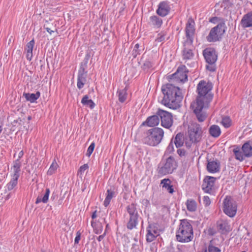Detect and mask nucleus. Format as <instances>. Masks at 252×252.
<instances>
[{
	"label": "nucleus",
	"mask_w": 252,
	"mask_h": 252,
	"mask_svg": "<svg viewBox=\"0 0 252 252\" xmlns=\"http://www.w3.org/2000/svg\"><path fill=\"white\" fill-rule=\"evenodd\" d=\"M163 97L161 104L172 109H177L180 107V103L183 98V95L179 87L167 83L161 87Z\"/></svg>",
	"instance_id": "nucleus-1"
},
{
	"label": "nucleus",
	"mask_w": 252,
	"mask_h": 252,
	"mask_svg": "<svg viewBox=\"0 0 252 252\" xmlns=\"http://www.w3.org/2000/svg\"><path fill=\"white\" fill-rule=\"evenodd\" d=\"M176 239L182 243L189 242L193 238L192 225L187 219L180 220V223L176 232Z\"/></svg>",
	"instance_id": "nucleus-2"
},
{
	"label": "nucleus",
	"mask_w": 252,
	"mask_h": 252,
	"mask_svg": "<svg viewBox=\"0 0 252 252\" xmlns=\"http://www.w3.org/2000/svg\"><path fill=\"white\" fill-rule=\"evenodd\" d=\"M212 88L213 84L211 82L200 81L197 86L198 95L196 102L204 103L208 105L213 97V94L209 93Z\"/></svg>",
	"instance_id": "nucleus-3"
},
{
	"label": "nucleus",
	"mask_w": 252,
	"mask_h": 252,
	"mask_svg": "<svg viewBox=\"0 0 252 252\" xmlns=\"http://www.w3.org/2000/svg\"><path fill=\"white\" fill-rule=\"evenodd\" d=\"M178 167V162L172 156L168 157L165 154L158 164V173L161 176L172 174Z\"/></svg>",
	"instance_id": "nucleus-4"
},
{
	"label": "nucleus",
	"mask_w": 252,
	"mask_h": 252,
	"mask_svg": "<svg viewBox=\"0 0 252 252\" xmlns=\"http://www.w3.org/2000/svg\"><path fill=\"white\" fill-rule=\"evenodd\" d=\"M163 130L158 127H153L145 133L143 139V143L151 146H156L161 141L164 136Z\"/></svg>",
	"instance_id": "nucleus-5"
},
{
	"label": "nucleus",
	"mask_w": 252,
	"mask_h": 252,
	"mask_svg": "<svg viewBox=\"0 0 252 252\" xmlns=\"http://www.w3.org/2000/svg\"><path fill=\"white\" fill-rule=\"evenodd\" d=\"M233 152L235 158L237 160L240 161H243L245 158L252 157V141L249 140L245 142L242 147L239 146H234Z\"/></svg>",
	"instance_id": "nucleus-6"
},
{
	"label": "nucleus",
	"mask_w": 252,
	"mask_h": 252,
	"mask_svg": "<svg viewBox=\"0 0 252 252\" xmlns=\"http://www.w3.org/2000/svg\"><path fill=\"white\" fill-rule=\"evenodd\" d=\"M126 210L129 215V220L126 224V227L128 229L132 230L136 227L138 224L140 215L137 208V205L132 203L127 205Z\"/></svg>",
	"instance_id": "nucleus-7"
},
{
	"label": "nucleus",
	"mask_w": 252,
	"mask_h": 252,
	"mask_svg": "<svg viewBox=\"0 0 252 252\" xmlns=\"http://www.w3.org/2000/svg\"><path fill=\"white\" fill-rule=\"evenodd\" d=\"M226 29L225 22H220L211 30L208 35L206 37L207 41L209 42H214L220 40L225 32Z\"/></svg>",
	"instance_id": "nucleus-8"
},
{
	"label": "nucleus",
	"mask_w": 252,
	"mask_h": 252,
	"mask_svg": "<svg viewBox=\"0 0 252 252\" xmlns=\"http://www.w3.org/2000/svg\"><path fill=\"white\" fill-rule=\"evenodd\" d=\"M203 130L201 126L194 123L191 124L188 128V135L190 141L192 143L199 142L203 136Z\"/></svg>",
	"instance_id": "nucleus-9"
},
{
	"label": "nucleus",
	"mask_w": 252,
	"mask_h": 252,
	"mask_svg": "<svg viewBox=\"0 0 252 252\" xmlns=\"http://www.w3.org/2000/svg\"><path fill=\"white\" fill-rule=\"evenodd\" d=\"M237 209L236 202L230 196H226L223 201L222 210L224 213L232 218L235 216Z\"/></svg>",
	"instance_id": "nucleus-10"
},
{
	"label": "nucleus",
	"mask_w": 252,
	"mask_h": 252,
	"mask_svg": "<svg viewBox=\"0 0 252 252\" xmlns=\"http://www.w3.org/2000/svg\"><path fill=\"white\" fill-rule=\"evenodd\" d=\"M157 114L159 116L161 125L163 127L169 129L173 124V119L172 113L158 108L157 111Z\"/></svg>",
	"instance_id": "nucleus-11"
},
{
	"label": "nucleus",
	"mask_w": 252,
	"mask_h": 252,
	"mask_svg": "<svg viewBox=\"0 0 252 252\" xmlns=\"http://www.w3.org/2000/svg\"><path fill=\"white\" fill-rule=\"evenodd\" d=\"M206 106L208 107L206 103L199 102H196L191 104L190 107L193 109V112L197 120L200 122L204 121L207 117L206 113L202 111L203 108Z\"/></svg>",
	"instance_id": "nucleus-12"
},
{
	"label": "nucleus",
	"mask_w": 252,
	"mask_h": 252,
	"mask_svg": "<svg viewBox=\"0 0 252 252\" xmlns=\"http://www.w3.org/2000/svg\"><path fill=\"white\" fill-rule=\"evenodd\" d=\"M194 25L195 22L194 20L192 18H189L186 24L185 29L186 36L187 37V39L185 41H186V44H189L190 46H191L193 41L195 30Z\"/></svg>",
	"instance_id": "nucleus-13"
},
{
	"label": "nucleus",
	"mask_w": 252,
	"mask_h": 252,
	"mask_svg": "<svg viewBox=\"0 0 252 252\" xmlns=\"http://www.w3.org/2000/svg\"><path fill=\"white\" fill-rule=\"evenodd\" d=\"M146 240L148 243L154 241L159 235L158 226L157 223H149L146 228Z\"/></svg>",
	"instance_id": "nucleus-14"
},
{
	"label": "nucleus",
	"mask_w": 252,
	"mask_h": 252,
	"mask_svg": "<svg viewBox=\"0 0 252 252\" xmlns=\"http://www.w3.org/2000/svg\"><path fill=\"white\" fill-rule=\"evenodd\" d=\"M217 178L214 177L206 176L203 179L202 185V190L206 193H211L214 186Z\"/></svg>",
	"instance_id": "nucleus-15"
},
{
	"label": "nucleus",
	"mask_w": 252,
	"mask_h": 252,
	"mask_svg": "<svg viewBox=\"0 0 252 252\" xmlns=\"http://www.w3.org/2000/svg\"><path fill=\"white\" fill-rule=\"evenodd\" d=\"M203 55L206 62L210 65L214 64L217 61L218 55L215 49L206 48L203 51Z\"/></svg>",
	"instance_id": "nucleus-16"
},
{
	"label": "nucleus",
	"mask_w": 252,
	"mask_h": 252,
	"mask_svg": "<svg viewBox=\"0 0 252 252\" xmlns=\"http://www.w3.org/2000/svg\"><path fill=\"white\" fill-rule=\"evenodd\" d=\"M170 11V7L169 2L167 1H163L159 3L156 12L159 16L165 17L169 14Z\"/></svg>",
	"instance_id": "nucleus-17"
},
{
	"label": "nucleus",
	"mask_w": 252,
	"mask_h": 252,
	"mask_svg": "<svg viewBox=\"0 0 252 252\" xmlns=\"http://www.w3.org/2000/svg\"><path fill=\"white\" fill-rule=\"evenodd\" d=\"M160 122L159 116L157 114L148 117L146 121L141 125V126H148L149 127H155L158 126Z\"/></svg>",
	"instance_id": "nucleus-18"
},
{
	"label": "nucleus",
	"mask_w": 252,
	"mask_h": 252,
	"mask_svg": "<svg viewBox=\"0 0 252 252\" xmlns=\"http://www.w3.org/2000/svg\"><path fill=\"white\" fill-rule=\"evenodd\" d=\"M216 225L218 231L221 234H226L231 230L230 225L226 220H220L217 221Z\"/></svg>",
	"instance_id": "nucleus-19"
},
{
	"label": "nucleus",
	"mask_w": 252,
	"mask_h": 252,
	"mask_svg": "<svg viewBox=\"0 0 252 252\" xmlns=\"http://www.w3.org/2000/svg\"><path fill=\"white\" fill-rule=\"evenodd\" d=\"M207 171L212 173L219 172L220 169V162L216 159V160H207Z\"/></svg>",
	"instance_id": "nucleus-20"
},
{
	"label": "nucleus",
	"mask_w": 252,
	"mask_h": 252,
	"mask_svg": "<svg viewBox=\"0 0 252 252\" xmlns=\"http://www.w3.org/2000/svg\"><path fill=\"white\" fill-rule=\"evenodd\" d=\"M180 69L179 74L177 76V82L185 83L188 81V75L189 71L185 65H182L178 67Z\"/></svg>",
	"instance_id": "nucleus-21"
},
{
	"label": "nucleus",
	"mask_w": 252,
	"mask_h": 252,
	"mask_svg": "<svg viewBox=\"0 0 252 252\" xmlns=\"http://www.w3.org/2000/svg\"><path fill=\"white\" fill-rule=\"evenodd\" d=\"M241 24L244 28L252 27V11L243 16L241 20Z\"/></svg>",
	"instance_id": "nucleus-22"
},
{
	"label": "nucleus",
	"mask_w": 252,
	"mask_h": 252,
	"mask_svg": "<svg viewBox=\"0 0 252 252\" xmlns=\"http://www.w3.org/2000/svg\"><path fill=\"white\" fill-rule=\"evenodd\" d=\"M190 47L189 44H186V41L184 43V49L183 50V58L184 60H190L193 58L194 54L192 52V49Z\"/></svg>",
	"instance_id": "nucleus-23"
},
{
	"label": "nucleus",
	"mask_w": 252,
	"mask_h": 252,
	"mask_svg": "<svg viewBox=\"0 0 252 252\" xmlns=\"http://www.w3.org/2000/svg\"><path fill=\"white\" fill-rule=\"evenodd\" d=\"M163 23L162 20L156 15H153L149 18L148 25L155 28H160Z\"/></svg>",
	"instance_id": "nucleus-24"
},
{
	"label": "nucleus",
	"mask_w": 252,
	"mask_h": 252,
	"mask_svg": "<svg viewBox=\"0 0 252 252\" xmlns=\"http://www.w3.org/2000/svg\"><path fill=\"white\" fill-rule=\"evenodd\" d=\"M22 163L20 160L16 159L13 161V165L11 167V169L13 170V174L12 177L19 178L20 177L21 167Z\"/></svg>",
	"instance_id": "nucleus-25"
},
{
	"label": "nucleus",
	"mask_w": 252,
	"mask_h": 252,
	"mask_svg": "<svg viewBox=\"0 0 252 252\" xmlns=\"http://www.w3.org/2000/svg\"><path fill=\"white\" fill-rule=\"evenodd\" d=\"M171 184V181L168 178L163 179L160 181V185H162V188H164L169 193L173 194L175 190Z\"/></svg>",
	"instance_id": "nucleus-26"
},
{
	"label": "nucleus",
	"mask_w": 252,
	"mask_h": 252,
	"mask_svg": "<svg viewBox=\"0 0 252 252\" xmlns=\"http://www.w3.org/2000/svg\"><path fill=\"white\" fill-rule=\"evenodd\" d=\"M35 41L34 39H32L30 42H29L27 45L26 47V50H27V55L26 57L28 60L31 61L32 59L33 55H32V51L33 48L34 46Z\"/></svg>",
	"instance_id": "nucleus-27"
},
{
	"label": "nucleus",
	"mask_w": 252,
	"mask_h": 252,
	"mask_svg": "<svg viewBox=\"0 0 252 252\" xmlns=\"http://www.w3.org/2000/svg\"><path fill=\"white\" fill-rule=\"evenodd\" d=\"M23 95L27 101H30L31 103H34L40 97V93L39 91L36 92L35 94L24 93Z\"/></svg>",
	"instance_id": "nucleus-28"
},
{
	"label": "nucleus",
	"mask_w": 252,
	"mask_h": 252,
	"mask_svg": "<svg viewBox=\"0 0 252 252\" xmlns=\"http://www.w3.org/2000/svg\"><path fill=\"white\" fill-rule=\"evenodd\" d=\"M173 138V143L175 145L177 148H179L183 145L184 136L183 133L179 132L176 135L174 138Z\"/></svg>",
	"instance_id": "nucleus-29"
},
{
	"label": "nucleus",
	"mask_w": 252,
	"mask_h": 252,
	"mask_svg": "<svg viewBox=\"0 0 252 252\" xmlns=\"http://www.w3.org/2000/svg\"><path fill=\"white\" fill-rule=\"evenodd\" d=\"M209 132L212 137L217 138L220 135L221 130L218 125H213L210 127Z\"/></svg>",
	"instance_id": "nucleus-30"
},
{
	"label": "nucleus",
	"mask_w": 252,
	"mask_h": 252,
	"mask_svg": "<svg viewBox=\"0 0 252 252\" xmlns=\"http://www.w3.org/2000/svg\"><path fill=\"white\" fill-rule=\"evenodd\" d=\"M87 74L78 73L77 86L79 89L84 87L87 81Z\"/></svg>",
	"instance_id": "nucleus-31"
},
{
	"label": "nucleus",
	"mask_w": 252,
	"mask_h": 252,
	"mask_svg": "<svg viewBox=\"0 0 252 252\" xmlns=\"http://www.w3.org/2000/svg\"><path fill=\"white\" fill-rule=\"evenodd\" d=\"M117 94L118 95L119 101L121 103H124L127 97V88L125 87L122 90H118Z\"/></svg>",
	"instance_id": "nucleus-32"
},
{
	"label": "nucleus",
	"mask_w": 252,
	"mask_h": 252,
	"mask_svg": "<svg viewBox=\"0 0 252 252\" xmlns=\"http://www.w3.org/2000/svg\"><path fill=\"white\" fill-rule=\"evenodd\" d=\"M18 178L12 177L10 182L6 185L8 191L15 190L18 184Z\"/></svg>",
	"instance_id": "nucleus-33"
},
{
	"label": "nucleus",
	"mask_w": 252,
	"mask_h": 252,
	"mask_svg": "<svg viewBox=\"0 0 252 252\" xmlns=\"http://www.w3.org/2000/svg\"><path fill=\"white\" fill-rule=\"evenodd\" d=\"M187 209L189 212H194L197 209V203L193 199H188L186 202Z\"/></svg>",
	"instance_id": "nucleus-34"
},
{
	"label": "nucleus",
	"mask_w": 252,
	"mask_h": 252,
	"mask_svg": "<svg viewBox=\"0 0 252 252\" xmlns=\"http://www.w3.org/2000/svg\"><path fill=\"white\" fill-rule=\"evenodd\" d=\"M81 103L83 105L89 107L91 109H93L95 106V103L92 99H89L88 95L83 96L81 100Z\"/></svg>",
	"instance_id": "nucleus-35"
},
{
	"label": "nucleus",
	"mask_w": 252,
	"mask_h": 252,
	"mask_svg": "<svg viewBox=\"0 0 252 252\" xmlns=\"http://www.w3.org/2000/svg\"><path fill=\"white\" fill-rule=\"evenodd\" d=\"M114 193V191L111 189H108L107 190L106 196L103 203V205L105 207H107L109 205Z\"/></svg>",
	"instance_id": "nucleus-36"
},
{
	"label": "nucleus",
	"mask_w": 252,
	"mask_h": 252,
	"mask_svg": "<svg viewBox=\"0 0 252 252\" xmlns=\"http://www.w3.org/2000/svg\"><path fill=\"white\" fill-rule=\"evenodd\" d=\"M22 123H23V122L22 120H21L20 118H19L17 120H14V121L11 123L12 126L11 128V130L14 131L16 130L17 128H18V131L22 130Z\"/></svg>",
	"instance_id": "nucleus-37"
},
{
	"label": "nucleus",
	"mask_w": 252,
	"mask_h": 252,
	"mask_svg": "<svg viewBox=\"0 0 252 252\" xmlns=\"http://www.w3.org/2000/svg\"><path fill=\"white\" fill-rule=\"evenodd\" d=\"M50 191L49 189L47 188L45 189V192L44 194V196L42 198L40 196H38L36 199L35 203L38 204L39 203L42 202L44 203H46L48 202L49 196L50 194Z\"/></svg>",
	"instance_id": "nucleus-38"
},
{
	"label": "nucleus",
	"mask_w": 252,
	"mask_h": 252,
	"mask_svg": "<svg viewBox=\"0 0 252 252\" xmlns=\"http://www.w3.org/2000/svg\"><path fill=\"white\" fill-rule=\"evenodd\" d=\"M91 225L94 229L95 234H100L103 230V226L101 223H97L94 220L91 221Z\"/></svg>",
	"instance_id": "nucleus-39"
},
{
	"label": "nucleus",
	"mask_w": 252,
	"mask_h": 252,
	"mask_svg": "<svg viewBox=\"0 0 252 252\" xmlns=\"http://www.w3.org/2000/svg\"><path fill=\"white\" fill-rule=\"evenodd\" d=\"M139 46H140L138 43H137L135 45L134 49L132 52V56L133 58H136L138 55L141 54L142 50L139 49Z\"/></svg>",
	"instance_id": "nucleus-40"
},
{
	"label": "nucleus",
	"mask_w": 252,
	"mask_h": 252,
	"mask_svg": "<svg viewBox=\"0 0 252 252\" xmlns=\"http://www.w3.org/2000/svg\"><path fill=\"white\" fill-rule=\"evenodd\" d=\"M221 123L224 127L228 128L231 125V120L229 117H225L222 118Z\"/></svg>",
	"instance_id": "nucleus-41"
},
{
	"label": "nucleus",
	"mask_w": 252,
	"mask_h": 252,
	"mask_svg": "<svg viewBox=\"0 0 252 252\" xmlns=\"http://www.w3.org/2000/svg\"><path fill=\"white\" fill-rule=\"evenodd\" d=\"M153 65L154 63L150 61L149 60H147L144 62L141 67L142 69L144 70H148L150 68H152Z\"/></svg>",
	"instance_id": "nucleus-42"
},
{
	"label": "nucleus",
	"mask_w": 252,
	"mask_h": 252,
	"mask_svg": "<svg viewBox=\"0 0 252 252\" xmlns=\"http://www.w3.org/2000/svg\"><path fill=\"white\" fill-rule=\"evenodd\" d=\"M58 165L56 162H53L51 165L49 169L47 171V174L51 175L55 172V171L57 169Z\"/></svg>",
	"instance_id": "nucleus-43"
},
{
	"label": "nucleus",
	"mask_w": 252,
	"mask_h": 252,
	"mask_svg": "<svg viewBox=\"0 0 252 252\" xmlns=\"http://www.w3.org/2000/svg\"><path fill=\"white\" fill-rule=\"evenodd\" d=\"M233 5V4L230 0H222L221 4V7H223L225 9H229L232 7Z\"/></svg>",
	"instance_id": "nucleus-44"
},
{
	"label": "nucleus",
	"mask_w": 252,
	"mask_h": 252,
	"mask_svg": "<svg viewBox=\"0 0 252 252\" xmlns=\"http://www.w3.org/2000/svg\"><path fill=\"white\" fill-rule=\"evenodd\" d=\"M180 69H177L175 73H173V74H172L171 75H169L167 77V80L169 82L171 81L172 80H175L176 82H177V76L179 74V72Z\"/></svg>",
	"instance_id": "nucleus-45"
},
{
	"label": "nucleus",
	"mask_w": 252,
	"mask_h": 252,
	"mask_svg": "<svg viewBox=\"0 0 252 252\" xmlns=\"http://www.w3.org/2000/svg\"><path fill=\"white\" fill-rule=\"evenodd\" d=\"M173 143H173V138H172L171 139V141L166 148V150L165 151V154L167 153L168 154H172L174 152V146H173Z\"/></svg>",
	"instance_id": "nucleus-46"
},
{
	"label": "nucleus",
	"mask_w": 252,
	"mask_h": 252,
	"mask_svg": "<svg viewBox=\"0 0 252 252\" xmlns=\"http://www.w3.org/2000/svg\"><path fill=\"white\" fill-rule=\"evenodd\" d=\"M166 32L162 31L158 34V37L156 39V41L160 42L164 40Z\"/></svg>",
	"instance_id": "nucleus-47"
},
{
	"label": "nucleus",
	"mask_w": 252,
	"mask_h": 252,
	"mask_svg": "<svg viewBox=\"0 0 252 252\" xmlns=\"http://www.w3.org/2000/svg\"><path fill=\"white\" fill-rule=\"evenodd\" d=\"M95 147V143L93 142L88 147L87 153L86 154V156L90 157L93 152Z\"/></svg>",
	"instance_id": "nucleus-48"
},
{
	"label": "nucleus",
	"mask_w": 252,
	"mask_h": 252,
	"mask_svg": "<svg viewBox=\"0 0 252 252\" xmlns=\"http://www.w3.org/2000/svg\"><path fill=\"white\" fill-rule=\"evenodd\" d=\"M207 252H220V250L210 244L208 249H207Z\"/></svg>",
	"instance_id": "nucleus-49"
},
{
	"label": "nucleus",
	"mask_w": 252,
	"mask_h": 252,
	"mask_svg": "<svg viewBox=\"0 0 252 252\" xmlns=\"http://www.w3.org/2000/svg\"><path fill=\"white\" fill-rule=\"evenodd\" d=\"M87 68V64L85 65L84 63H81L80 68L78 70V73H83L87 74V71L86 69Z\"/></svg>",
	"instance_id": "nucleus-50"
},
{
	"label": "nucleus",
	"mask_w": 252,
	"mask_h": 252,
	"mask_svg": "<svg viewBox=\"0 0 252 252\" xmlns=\"http://www.w3.org/2000/svg\"><path fill=\"white\" fill-rule=\"evenodd\" d=\"M88 168H89V166H88V164H83V165L80 166V167L78 169V175H79V174L81 175Z\"/></svg>",
	"instance_id": "nucleus-51"
},
{
	"label": "nucleus",
	"mask_w": 252,
	"mask_h": 252,
	"mask_svg": "<svg viewBox=\"0 0 252 252\" xmlns=\"http://www.w3.org/2000/svg\"><path fill=\"white\" fill-rule=\"evenodd\" d=\"M209 21L212 23L216 24L219 21L221 22H224V20L223 19H221L220 18H219L218 17H213L209 19Z\"/></svg>",
	"instance_id": "nucleus-52"
},
{
	"label": "nucleus",
	"mask_w": 252,
	"mask_h": 252,
	"mask_svg": "<svg viewBox=\"0 0 252 252\" xmlns=\"http://www.w3.org/2000/svg\"><path fill=\"white\" fill-rule=\"evenodd\" d=\"M203 203L205 206H208L211 203V200L209 196H204L203 197Z\"/></svg>",
	"instance_id": "nucleus-53"
},
{
	"label": "nucleus",
	"mask_w": 252,
	"mask_h": 252,
	"mask_svg": "<svg viewBox=\"0 0 252 252\" xmlns=\"http://www.w3.org/2000/svg\"><path fill=\"white\" fill-rule=\"evenodd\" d=\"M177 153L181 157H185L186 155V151L183 149H178L177 151Z\"/></svg>",
	"instance_id": "nucleus-54"
},
{
	"label": "nucleus",
	"mask_w": 252,
	"mask_h": 252,
	"mask_svg": "<svg viewBox=\"0 0 252 252\" xmlns=\"http://www.w3.org/2000/svg\"><path fill=\"white\" fill-rule=\"evenodd\" d=\"M81 233L80 231H77L76 233V236L75 238L74 243L75 244H78L81 239Z\"/></svg>",
	"instance_id": "nucleus-55"
},
{
	"label": "nucleus",
	"mask_w": 252,
	"mask_h": 252,
	"mask_svg": "<svg viewBox=\"0 0 252 252\" xmlns=\"http://www.w3.org/2000/svg\"><path fill=\"white\" fill-rule=\"evenodd\" d=\"M207 232L208 234L210 236H214L217 233L216 231L213 228L211 227L208 228Z\"/></svg>",
	"instance_id": "nucleus-56"
},
{
	"label": "nucleus",
	"mask_w": 252,
	"mask_h": 252,
	"mask_svg": "<svg viewBox=\"0 0 252 252\" xmlns=\"http://www.w3.org/2000/svg\"><path fill=\"white\" fill-rule=\"evenodd\" d=\"M169 207L166 205H162L161 206V211L165 213V214L169 213L170 210H169Z\"/></svg>",
	"instance_id": "nucleus-57"
},
{
	"label": "nucleus",
	"mask_w": 252,
	"mask_h": 252,
	"mask_svg": "<svg viewBox=\"0 0 252 252\" xmlns=\"http://www.w3.org/2000/svg\"><path fill=\"white\" fill-rule=\"evenodd\" d=\"M90 58V53H87L86 54L84 59L83 61L82 62V63H85V65L87 64Z\"/></svg>",
	"instance_id": "nucleus-58"
},
{
	"label": "nucleus",
	"mask_w": 252,
	"mask_h": 252,
	"mask_svg": "<svg viewBox=\"0 0 252 252\" xmlns=\"http://www.w3.org/2000/svg\"><path fill=\"white\" fill-rule=\"evenodd\" d=\"M141 203L143 205L145 206L146 207H148L150 206V201L147 199H143L142 200Z\"/></svg>",
	"instance_id": "nucleus-59"
},
{
	"label": "nucleus",
	"mask_w": 252,
	"mask_h": 252,
	"mask_svg": "<svg viewBox=\"0 0 252 252\" xmlns=\"http://www.w3.org/2000/svg\"><path fill=\"white\" fill-rule=\"evenodd\" d=\"M206 68L210 71L213 72L216 70V68L214 66L212 65H206Z\"/></svg>",
	"instance_id": "nucleus-60"
},
{
	"label": "nucleus",
	"mask_w": 252,
	"mask_h": 252,
	"mask_svg": "<svg viewBox=\"0 0 252 252\" xmlns=\"http://www.w3.org/2000/svg\"><path fill=\"white\" fill-rule=\"evenodd\" d=\"M44 29H45L46 31L49 32L50 34H51L54 32L53 31L51 30V29L48 27H46V24H45L43 26Z\"/></svg>",
	"instance_id": "nucleus-61"
},
{
	"label": "nucleus",
	"mask_w": 252,
	"mask_h": 252,
	"mask_svg": "<svg viewBox=\"0 0 252 252\" xmlns=\"http://www.w3.org/2000/svg\"><path fill=\"white\" fill-rule=\"evenodd\" d=\"M105 235H106V233L104 232L103 234L99 235L97 238V240H98V241L100 242L104 238Z\"/></svg>",
	"instance_id": "nucleus-62"
},
{
	"label": "nucleus",
	"mask_w": 252,
	"mask_h": 252,
	"mask_svg": "<svg viewBox=\"0 0 252 252\" xmlns=\"http://www.w3.org/2000/svg\"><path fill=\"white\" fill-rule=\"evenodd\" d=\"M23 156H24V152L23 150H22L19 153L18 158L17 159L20 160V159L23 157Z\"/></svg>",
	"instance_id": "nucleus-63"
},
{
	"label": "nucleus",
	"mask_w": 252,
	"mask_h": 252,
	"mask_svg": "<svg viewBox=\"0 0 252 252\" xmlns=\"http://www.w3.org/2000/svg\"><path fill=\"white\" fill-rule=\"evenodd\" d=\"M163 252H174V247H169Z\"/></svg>",
	"instance_id": "nucleus-64"
}]
</instances>
